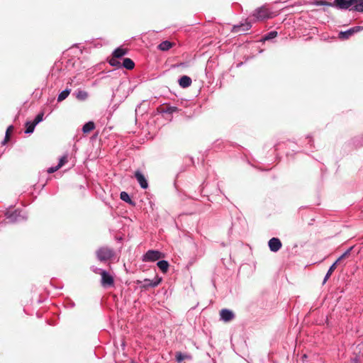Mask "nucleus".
Listing matches in <instances>:
<instances>
[{
    "label": "nucleus",
    "mask_w": 363,
    "mask_h": 363,
    "mask_svg": "<svg viewBox=\"0 0 363 363\" xmlns=\"http://www.w3.org/2000/svg\"><path fill=\"white\" fill-rule=\"evenodd\" d=\"M337 262H335L329 268L325 278H324V280H323V284H325L327 280L329 279V277L331 276L332 273L334 272V270L336 269V267H337Z\"/></svg>",
    "instance_id": "obj_21"
},
{
    "label": "nucleus",
    "mask_w": 363,
    "mask_h": 363,
    "mask_svg": "<svg viewBox=\"0 0 363 363\" xmlns=\"http://www.w3.org/2000/svg\"><path fill=\"white\" fill-rule=\"evenodd\" d=\"M177 110V108L175 107V106H170L167 108V110L166 111V112H168V113H173L174 111H176Z\"/></svg>",
    "instance_id": "obj_30"
},
{
    "label": "nucleus",
    "mask_w": 363,
    "mask_h": 363,
    "mask_svg": "<svg viewBox=\"0 0 363 363\" xmlns=\"http://www.w3.org/2000/svg\"><path fill=\"white\" fill-rule=\"evenodd\" d=\"M277 31H271L264 35V37L263 38V40H269L274 38L275 37H277Z\"/></svg>",
    "instance_id": "obj_26"
},
{
    "label": "nucleus",
    "mask_w": 363,
    "mask_h": 363,
    "mask_svg": "<svg viewBox=\"0 0 363 363\" xmlns=\"http://www.w3.org/2000/svg\"><path fill=\"white\" fill-rule=\"evenodd\" d=\"M44 113L43 112L39 113L33 121H28L26 123V133H31L33 132L35 125L43 120Z\"/></svg>",
    "instance_id": "obj_5"
},
{
    "label": "nucleus",
    "mask_w": 363,
    "mask_h": 363,
    "mask_svg": "<svg viewBox=\"0 0 363 363\" xmlns=\"http://www.w3.org/2000/svg\"><path fill=\"white\" fill-rule=\"evenodd\" d=\"M67 162V156L64 155L60 159L58 164L56 167H50L48 169H47V172L53 173V172H56L57 170H58L61 167H62Z\"/></svg>",
    "instance_id": "obj_12"
},
{
    "label": "nucleus",
    "mask_w": 363,
    "mask_h": 363,
    "mask_svg": "<svg viewBox=\"0 0 363 363\" xmlns=\"http://www.w3.org/2000/svg\"><path fill=\"white\" fill-rule=\"evenodd\" d=\"M351 363H358V360L357 358H354L351 360Z\"/></svg>",
    "instance_id": "obj_31"
},
{
    "label": "nucleus",
    "mask_w": 363,
    "mask_h": 363,
    "mask_svg": "<svg viewBox=\"0 0 363 363\" xmlns=\"http://www.w3.org/2000/svg\"><path fill=\"white\" fill-rule=\"evenodd\" d=\"M121 67H125L127 69L131 70L134 68L135 63L130 58H124Z\"/></svg>",
    "instance_id": "obj_15"
},
{
    "label": "nucleus",
    "mask_w": 363,
    "mask_h": 363,
    "mask_svg": "<svg viewBox=\"0 0 363 363\" xmlns=\"http://www.w3.org/2000/svg\"><path fill=\"white\" fill-rule=\"evenodd\" d=\"M76 96L78 99L83 101L87 99L88 94L85 91H78Z\"/></svg>",
    "instance_id": "obj_25"
},
{
    "label": "nucleus",
    "mask_w": 363,
    "mask_h": 363,
    "mask_svg": "<svg viewBox=\"0 0 363 363\" xmlns=\"http://www.w3.org/2000/svg\"><path fill=\"white\" fill-rule=\"evenodd\" d=\"M192 83L191 79L186 76L184 75L179 79V84L182 88H187L191 86Z\"/></svg>",
    "instance_id": "obj_14"
},
{
    "label": "nucleus",
    "mask_w": 363,
    "mask_h": 363,
    "mask_svg": "<svg viewBox=\"0 0 363 363\" xmlns=\"http://www.w3.org/2000/svg\"><path fill=\"white\" fill-rule=\"evenodd\" d=\"M189 358V356L184 354L182 352H177L176 354V359L178 362H182L184 359Z\"/></svg>",
    "instance_id": "obj_27"
},
{
    "label": "nucleus",
    "mask_w": 363,
    "mask_h": 363,
    "mask_svg": "<svg viewBox=\"0 0 363 363\" xmlns=\"http://www.w3.org/2000/svg\"><path fill=\"white\" fill-rule=\"evenodd\" d=\"M98 270L100 272L99 274L101 276V285L104 287H108V286H113L114 284V279H113V276L105 270H102V269H98Z\"/></svg>",
    "instance_id": "obj_6"
},
{
    "label": "nucleus",
    "mask_w": 363,
    "mask_h": 363,
    "mask_svg": "<svg viewBox=\"0 0 363 363\" xmlns=\"http://www.w3.org/2000/svg\"><path fill=\"white\" fill-rule=\"evenodd\" d=\"M127 52L126 49L118 48L113 52L112 56L119 59L126 55Z\"/></svg>",
    "instance_id": "obj_16"
},
{
    "label": "nucleus",
    "mask_w": 363,
    "mask_h": 363,
    "mask_svg": "<svg viewBox=\"0 0 363 363\" xmlns=\"http://www.w3.org/2000/svg\"><path fill=\"white\" fill-rule=\"evenodd\" d=\"M220 319L225 322H229L232 320L235 315L233 311L228 309H222L220 312Z\"/></svg>",
    "instance_id": "obj_8"
},
{
    "label": "nucleus",
    "mask_w": 363,
    "mask_h": 363,
    "mask_svg": "<svg viewBox=\"0 0 363 363\" xmlns=\"http://www.w3.org/2000/svg\"><path fill=\"white\" fill-rule=\"evenodd\" d=\"M108 62L112 67H121V64L118 60V58H116L113 56H112V57L109 60Z\"/></svg>",
    "instance_id": "obj_23"
},
{
    "label": "nucleus",
    "mask_w": 363,
    "mask_h": 363,
    "mask_svg": "<svg viewBox=\"0 0 363 363\" xmlns=\"http://www.w3.org/2000/svg\"><path fill=\"white\" fill-rule=\"evenodd\" d=\"M164 255L157 250H148L143 257V262H155L163 257Z\"/></svg>",
    "instance_id": "obj_4"
},
{
    "label": "nucleus",
    "mask_w": 363,
    "mask_h": 363,
    "mask_svg": "<svg viewBox=\"0 0 363 363\" xmlns=\"http://www.w3.org/2000/svg\"><path fill=\"white\" fill-rule=\"evenodd\" d=\"M352 247H350V249H348L345 253H343L335 262H337V263H338L339 262H340L343 258L346 257L347 256H348L352 250Z\"/></svg>",
    "instance_id": "obj_28"
},
{
    "label": "nucleus",
    "mask_w": 363,
    "mask_h": 363,
    "mask_svg": "<svg viewBox=\"0 0 363 363\" xmlns=\"http://www.w3.org/2000/svg\"><path fill=\"white\" fill-rule=\"evenodd\" d=\"M268 245L272 252H276L281 249L282 244L279 238H272L269 240Z\"/></svg>",
    "instance_id": "obj_7"
},
{
    "label": "nucleus",
    "mask_w": 363,
    "mask_h": 363,
    "mask_svg": "<svg viewBox=\"0 0 363 363\" xmlns=\"http://www.w3.org/2000/svg\"><path fill=\"white\" fill-rule=\"evenodd\" d=\"M96 257L101 262L110 259L114 256V251L113 249L108 247H101L96 252Z\"/></svg>",
    "instance_id": "obj_2"
},
{
    "label": "nucleus",
    "mask_w": 363,
    "mask_h": 363,
    "mask_svg": "<svg viewBox=\"0 0 363 363\" xmlns=\"http://www.w3.org/2000/svg\"><path fill=\"white\" fill-rule=\"evenodd\" d=\"M333 6L339 9L363 12V0H334Z\"/></svg>",
    "instance_id": "obj_1"
},
{
    "label": "nucleus",
    "mask_w": 363,
    "mask_h": 363,
    "mask_svg": "<svg viewBox=\"0 0 363 363\" xmlns=\"http://www.w3.org/2000/svg\"><path fill=\"white\" fill-rule=\"evenodd\" d=\"M70 91H71L70 89H66L64 91H62V92H60V94L58 95L57 101L59 102H60V101H62L63 100H65L69 96V94H70Z\"/></svg>",
    "instance_id": "obj_20"
},
{
    "label": "nucleus",
    "mask_w": 363,
    "mask_h": 363,
    "mask_svg": "<svg viewBox=\"0 0 363 363\" xmlns=\"http://www.w3.org/2000/svg\"><path fill=\"white\" fill-rule=\"evenodd\" d=\"M157 267L161 269V271L164 273L167 272L168 267H169V263L167 261L165 260H160L157 263Z\"/></svg>",
    "instance_id": "obj_19"
},
{
    "label": "nucleus",
    "mask_w": 363,
    "mask_h": 363,
    "mask_svg": "<svg viewBox=\"0 0 363 363\" xmlns=\"http://www.w3.org/2000/svg\"><path fill=\"white\" fill-rule=\"evenodd\" d=\"M173 45V43L168 40L162 41L159 45L158 49L162 51H167L169 50Z\"/></svg>",
    "instance_id": "obj_17"
},
{
    "label": "nucleus",
    "mask_w": 363,
    "mask_h": 363,
    "mask_svg": "<svg viewBox=\"0 0 363 363\" xmlns=\"http://www.w3.org/2000/svg\"><path fill=\"white\" fill-rule=\"evenodd\" d=\"M251 28V24L250 23H242L240 25H238V26H234L233 27V32L234 33H239V32H241V31H247L248 30H250V28Z\"/></svg>",
    "instance_id": "obj_13"
},
{
    "label": "nucleus",
    "mask_w": 363,
    "mask_h": 363,
    "mask_svg": "<svg viewBox=\"0 0 363 363\" xmlns=\"http://www.w3.org/2000/svg\"><path fill=\"white\" fill-rule=\"evenodd\" d=\"M315 5L317 6H323V5H327V6H333V4L331 3H328L326 1H316L315 3Z\"/></svg>",
    "instance_id": "obj_29"
},
{
    "label": "nucleus",
    "mask_w": 363,
    "mask_h": 363,
    "mask_svg": "<svg viewBox=\"0 0 363 363\" xmlns=\"http://www.w3.org/2000/svg\"><path fill=\"white\" fill-rule=\"evenodd\" d=\"M253 16L258 21H262L272 17L271 12L266 6H261L255 9Z\"/></svg>",
    "instance_id": "obj_3"
},
{
    "label": "nucleus",
    "mask_w": 363,
    "mask_h": 363,
    "mask_svg": "<svg viewBox=\"0 0 363 363\" xmlns=\"http://www.w3.org/2000/svg\"><path fill=\"white\" fill-rule=\"evenodd\" d=\"M135 177L137 181L138 182V183L140 184L141 188L145 189L148 187V183H147V179H145V176L140 171H136L135 172Z\"/></svg>",
    "instance_id": "obj_9"
},
{
    "label": "nucleus",
    "mask_w": 363,
    "mask_h": 363,
    "mask_svg": "<svg viewBox=\"0 0 363 363\" xmlns=\"http://www.w3.org/2000/svg\"><path fill=\"white\" fill-rule=\"evenodd\" d=\"M162 281V278L155 277L154 279H144L143 286L144 287H155L160 284Z\"/></svg>",
    "instance_id": "obj_11"
},
{
    "label": "nucleus",
    "mask_w": 363,
    "mask_h": 363,
    "mask_svg": "<svg viewBox=\"0 0 363 363\" xmlns=\"http://www.w3.org/2000/svg\"><path fill=\"white\" fill-rule=\"evenodd\" d=\"M360 30H362V27H360V26H355V27L351 28L346 31L340 32V37L343 39H347L352 35H353L354 33H357V32L359 31Z\"/></svg>",
    "instance_id": "obj_10"
},
{
    "label": "nucleus",
    "mask_w": 363,
    "mask_h": 363,
    "mask_svg": "<svg viewBox=\"0 0 363 363\" xmlns=\"http://www.w3.org/2000/svg\"><path fill=\"white\" fill-rule=\"evenodd\" d=\"M95 128V124L92 121H89L85 123L82 127V131L84 133H89Z\"/></svg>",
    "instance_id": "obj_18"
},
{
    "label": "nucleus",
    "mask_w": 363,
    "mask_h": 363,
    "mask_svg": "<svg viewBox=\"0 0 363 363\" xmlns=\"http://www.w3.org/2000/svg\"><path fill=\"white\" fill-rule=\"evenodd\" d=\"M13 130V127L12 125H10L8 127L6 132L4 141L3 142L4 145L6 144L10 140V135H11V133H12Z\"/></svg>",
    "instance_id": "obj_24"
},
{
    "label": "nucleus",
    "mask_w": 363,
    "mask_h": 363,
    "mask_svg": "<svg viewBox=\"0 0 363 363\" xmlns=\"http://www.w3.org/2000/svg\"><path fill=\"white\" fill-rule=\"evenodd\" d=\"M120 198L121 200H123V201H125L130 204H132V205H134V203L132 201V200L130 199L129 195L128 193H126L125 191H122L120 194Z\"/></svg>",
    "instance_id": "obj_22"
}]
</instances>
